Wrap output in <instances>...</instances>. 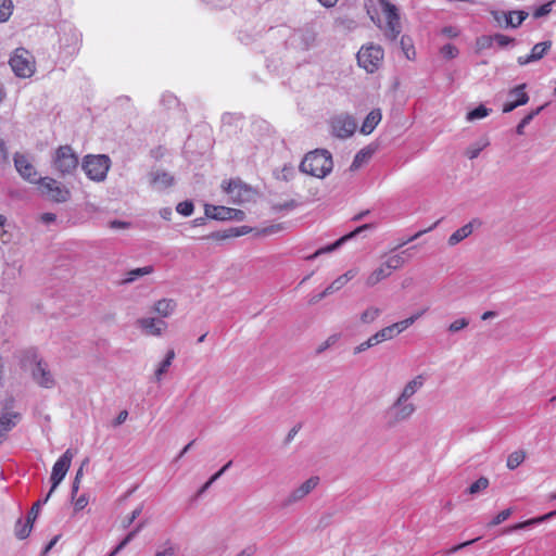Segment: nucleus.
<instances>
[{
    "mask_svg": "<svg viewBox=\"0 0 556 556\" xmlns=\"http://www.w3.org/2000/svg\"><path fill=\"white\" fill-rule=\"evenodd\" d=\"M491 14L496 22L501 23L502 20H504L505 27L511 28L519 27L529 15V13L523 10H516L509 12L492 11Z\"/></svg>",
    "mask_w": 556,
    "mask_h": 556,
    "instance_id": "obj_14",
    "label": "nucleus"
},
{
    "mask_svg": "<svg viewBox=\"0 0 556 556\" xmlns=\"http://www.w3.org/2000/svg\"><path fill=\"white\" fill-rule=\"evenodd\" d=\"M513 510L510 508H507V509H504L502 510L501 513H498L493 519L492 521L490 522L489 526L491 527H494V526H497L500 523H502L503 521H505L506 519L509 518V516L511 515Z\"/></svg>",
    "mask_w": 556,
    "mask_h": 556,
    "instance_id": "obj_53",
    "label": "nucleus"
},
{
    "mask_svg": "<svg viewBox=\"0 0 556 556\" xmlns=\"http://www.w3.org/2000/svg\"><path fill=\"white\" fill-rule=\"evenodd\" d=\"M543 106H540L535 111H532L531 113L527 114L517 125L516 132L518 135H522L525 127L530 124V122L534 118L535 115H538L541 112Z\"/></svg>",
    "mask_w": 556,
    "mask_h": 556,
    "instance_id": "obj_45",
    "label": "nucleus"
},
{
    "mask_svg": "<svg viewBox=\"0 0 556 556\" xmlns=\"http://www.w3.org/2000/svg\"><path fill=\"white\" fill-rule=\"evenodd\" d=\"M379 4L387 22L384 36L389 40L395 41L402 31L399 10L394 4L390 3L388 0H379Z\"/></svg>",
    "mask_w": 556,
    "mask_h": 556,
    "instance_id": "obj_8",
    "label": "nucleus"
},
{
    "mask_svg": "<svg viewBox=\"0 0 556 556\" xmlns=\"http://www.w3.org/2000/svg\"><path fill=\"white\" fill-rule=\"evenodd\" d=\"M302 41L305 48H308L315 41V34L312 31L302 33Z\"/></svg>",
    "mask_w": 556,
    "mask_h": 556,
    "instance_id": "obj_60",
    "label": "nucleus"
},
{
    "mask_svg": "<svg viewBox=\"0 0 556 556\" xmlns=\"http://www.w3.org/2000/svg\"><path fill=\"white\" fill-rule=\"evenodd\" d=\"M425 381L426 378L424 375H417L404 386L397 397L410 401V399L424 387Z\"/></svg>",
    "mask_w": 556,
    "mask_h": 556,
    "instance_id": "obj_22",
    "label": "nucleus"
},
{
    "mask_svg": "<svg viewBox=\"0 0 556 556\" xmlns=\"http://www.w3.org/2000/svg\"><path fill=\"white\" fill-rule=\"evenodd\" d=\"M493 40L502 48L507 47L508 45L513 43L515 41L514 38L508 37L504 34H495L492 36Z\"/></svg>",
    "mask_w": 556,
    "mask_h": 556,
    "instance_id": "obj_54",
    "label": "nucleus"
},
{
    "mask_svg": "<svg viewBox=\"0 0 556 556\" xmlns=\"http://www.w3.org/2000/svg\"><path fill=\"white\" fill-rule=\"evenodd\" d=\"M194 205L191 201H182L177 204L176 211L182 216H190L193 213Z\"/></svg>",
    "mask_w": 556,
    "mask_h": 556,
    "instance_id": "obj_50",
    "label": "nucleus"
},
{
    "mask_svg": "<svg viewBox=\"0 0 556 556\" xmlns=\"http://www.w3.org/2000/svg\"><path fill=\"white\" fill-rule=\"evenodd\" d=\"M10 66L14 74L21 78H28L35 73V65L30 54L24 49H17L10 59Z\"/></svg>",
    "mask_w": 556,
    "mask_h": 556,
    "instance_id": "obj_9",
    "label": "nucleus"
},
{
    "mask_svg": "<svg viewBox=\"0 0 556 556\" xmlns=\"http://www.w3.org/2000/svg\"><path fill=\"white\" fill-rule=\"evenodd\" d=\"M469 325V320L467 318H458L450 324L448 331L450 332H458L466 328Z\"/></svg>",
    "mask_w": 556,
    "mask_h": 556,
    "instance_id": "obj_52",
    "label": "nucleus"
},
{
    "mask_svg": "<svg viewBox=\"0 0 556 556\" xmlns=\"http://www.w3.org/2000/svg\"><path fill=\"white\" fill-rule=\"evenodd\" d=\"M370 227H371V225H368V224L363 225V226L356 228L354 231L350 232L349 235H345V236L341 237L336 242H333L331 244H328V245H326L324 248L318 249L315 253H313L312 255L307 256L306 258L309 260V261H313V260H315L316 257H318L321 254L332 252V251L337 250L338 248H340L349 239L355 237L357 233H359L363 230L368 229Z\"/></svg>",
    "mask_w": 556,
    "mask_h": 556,
    "instance_id": "obj_18",
    "label": "nucleus"
},
{
    "mask_svg": "<svg viewBox=\"0 0 556 556\" xmlns=\"http://www.w3.org/2000/svg\"><path fill=\"white\" fill-rule=\"evenodd\" d=\"M151 184L155 190L162 191L174 184V177L169 173L156 170L151 174Z\"/></svg>",
    "mask_w": 556,
    "mask_h": 556,
    "instance_id": "obj_24",
    "label": "nucleus"
},
{
    "mask_svg": "<svg viewBox=\"0 0 556 556\" xmlns=\"http://www.w3.org/2000/svg\"><path fill=\"white\" fill-rule=\"evenodd\" d=\"M375 148H372L371 146H367L363 149H361L354 156L353 161H352V164L350 166V169L352 172H355L357 169H359L364 164H366L370 159L371 156L374 155L375 153Z\"/></svg>",
    "mask_w": 556,
    "mask_h": 556,
    "instance_id": "obj_26",
    "label": "nucleus"
},
{
    "mask_svg": "<svg viewBox=\"0 0 556 556\" xmlns=\"http://www.w3.org/2000/svg\"><path fill=\"white\" fill-rule=\"evenodd\" d=\"M74 455H75L74 451L71 448H67L59 457V459L54 463V465L52 467V472H51L52 485L49 491L50 493L54 492V490L58 488V485L62 482V480L66 476V473L71 467V463H72Z\"/></svg>",
    "mask_w": 556,
    "mask_h": 556,
    "instance_id": "obj_12",
    "label": "nucleus"
},
{
    "mask_svg": "<svg viewBox=\"0 0 556 556\" xmlns=\"http://www.w3.org/2000/svg\"><path fill=\"white\" fill-rule=\"evenodd\" d=\"M383 49L377 45L364 46L357 53V62L367 73H375L383 60Z\"/></svg>",
    "mask_w": 556,
    "mask_h": 556,
    "instance_id": "obj_6",
    "label": "nucleus"
},
{
    "mask_svg": "<svg viewBox=\"0 0 556 556\" xmlns=\"http://www.w3.org/2000/svg\"><path fill=\"white\" fill-rule=\"evenodd\" d=\"M480 224L481 223L478 219H473V220L465 224L457 230H455L448 237V240H447L448 245L454 247V245L458 244L459 242H462L463 240H465L466 238H468L473 232L475 225L479 226Z\"/></svg>",
    "mask_w": 556,
    "mask_h": 556,
    "instance_id": "obj_21",
    "label": "nucleus"
},
{
    "mask_svg": "<svg viewBox=\"0 0 556 556\" xmlns=\"http://www.w3.org/2000/svg\"><path fill=\"white\" fill-rule=\"evenodd\" d=\"M283 229V226L281 224L271 225L269 227H266L262 230L263 235H274Z\"/></svg>",
    "mask_w": 556,
    "mask_h": 556,
    "instance_id": "obj_62",
    "label": "nucleus"
},
{
    "mask_svg": "<svg viewBox=\"0 0 556 556\" xmlns=\"http://www.w3.org/2000/svg\"><path fill=\"white\" fill-rule=\"evenodd\" d=\"M222 187L231 201L237 204L250 201L253 195V190L240 179H230L228 182H224Z\"/></svg>",
    "mask_w": 556,
    "mask_h": 556,
    "instance_id": "obj_11",
    "label": "nucleus"
},
{
    "mask_svg": "<svg viewBox=\"0 0 556 556\" xmlns=\"http://www.w3.org/2000/svg\"><path fill=\"white\" fill-rule=\"evenodd\" d=\"M525 88H526V84H521L509 91V94H508L509 98H513L514 96H518V99L507 101L503 106L504 113H509V112L514 111L516 108H518L520 105H525L529 101V97H528L527 92L525 91Z\"/></svg>",
    "mask_w": 556,
    "mask_h": 556,
    "instance_id": "obj_20",
    "label": "nucleus"
},
{
    "mask_svg": "<svg viewBox=\"0 0 556 556\" xmlns=\"http://www.w3.org/2000/svg\"><path fill=\"white\" fill-rule=\"evenodd\" d=\"M442 35L448 37V38H454V37H457L458 36V30L453 27V26H445L442 28L441 30Z\"/></svg>",
    "mask_w": 556,
    "mask_h": 556,
    "instance_id": "obj_64",
    "label": "nucleus"
},
{
    "mask_svg": "<svg viewBox=\"0 0 556 556\" xmlns=\"http://www.w3.org/2000/svg\"><path fill=\"white\" fill-rule=\"evenodd\" d=\"M414 324V318H406L401 321H397L393 324L394 329L396 330L397 334L406 330L408 327H410Z\"/></svg>",
    "mask_w": 556,
    "mask_h": 556,
    "instance_id": "obj_56",
    "label": "nucleus"
},
{
    "mask_svg": "<svg viewBox=\"0 0 556 556\" xmlns=\"http://www.w3.org/2000/svg\"><path fill=\"white\" fill-rule=\"evenodd\" d=\"M174 358H175V351L170 349L166 352L164 359L159 364L157 368L155 369L154 378L157 382H160L162 380L163 376L167 372Z\"/></svg>",
    "mask_w": 556,
    "mask_h": 556,
    "instance_id": "obj_30",
    "label": "nucleus"
},
{
    "mask_svg": "<svg viewBox=\"0 0 556 556\" xmlns=\"http://www.w3.org/2000/svg\"><path fill=\"white\" fill-rule=\"evenodd\" d=\"M526 459V453L521 450L515 451L507 457L506 466L508 469L514 470L519 467Z\"/></svg>",
    "mask_w": 556,
    "mask_h": 556,
    "instance_id": "obj_33",
    "label": "nucleus"
},
{
    "mask_svg": "<svg viewBox=\"0 0 556 556\" xmlns=\"http://www.w3.org/2000/svg\"><path fill=\"white\" fill-rule=\"evenodd\" d=\"M379 343H380V342H379V340H378V339H376V333H375V334H372L371 337H369L366 341H364V342H362L361 344L356 345V346L354 348L353 353H354L355 355L361 354V353H363L364 351H366V350H368V349H370V348H372V346H375V345H377V344H379Z\"/></svg>",
    "mask_w": 556,
    "mask_h": 556,
    "instance_id": "obj_43",
    "label": "nucleus"
},
{
    "mask_svg": "<svg viewBox=\"0 0 556 556\" xmlns=\"http://www.w3.org/2000/svg\"><path fill=\"white\" fill-rule=\"evenodd\" d=\"M33 521L28 519L26 521L18 520L15 526V534L20 540H24L29 535Z\"/></svg>",
    "mask_w": 556,
    "mask_h": 556,
    "instance_id": "obj_34",
    "label": "nucleus"
},
{
    "mask_svg": "<svg viewBox=\"0 0 556 556\" xmlns=\"http://www.w3.org/2000/svg\"><path fill=\"white\" fill-rule=\"evenodd\" d=\"M177 303L173 299H162L155 302L154 311L162 317L170 316L176 309Z\"/></svg>",
    "mask_w": 556,
    "mask_h": 556,
    "instance_id": "obj_28",
    "label": "nucleus"
},
{
    "mask_svg": "<svg viewBox=\"0 0 556 556\" xmlns=\"http://www.w3.org/2000/svg\"><path fill=\"white\" fill-rule=\"evenodd\" d=\"M381 118L382 114L379 109L370 111L362 124L361 132L364 135L371 134L374 129L377 127V125L380 123Z\"/></svg>",
    "mask_w": 556,
    "mask_h": 556,
    "instance_id": "obj_25",
    "label": "nucleus"
},
{
    "mask_svg": "<svg viewBox=\"0 0 556 556\" xmlns=\"http://www.w3.org/2000/svg\"><path fill=\"white\" fill-rule=\"evenodd\" d=\"M21 414L14 410L4 408L0 413V444H2L8 433L20 422Z\"/></svg>",
    "mask_w": 556,
    "mask_h": 556,
    "instance_id": "obj_15",
    "label": "nucleus"
},
{
    "mask_svg": "<svg viewBox=\"0 0 556 556\" xmlns=\"http://www.w3.org/2000/svg\"><path fill=\"white\" fill-rule=\"evenodd\" d=\"M489 144V142L486 140H483V141H480V142H476L471 146H469L465 152L466 156L469 159V160H473L476 157H478V155L480 154V152Z\"/></svg>",
    "mask_w": 556,
    "mask_h": 556,
    "instance_id": "obj_40",
    "label": "nucleus"
},
{
    "mask_svg": "<svg viewBox=\"0 0 556 556\" xmlns=\"http://www.w3.org/2000/svg\"><path fill=\"white\" fill-rule=\"evenodd\" d=\"M493 37L492 36H482L478 38L477 43L481 49L490 48L493 43Z\"/></svg>",
    "mask_w": 556,
    "mask_h": 556,
    "instance_id": "obj_59",
    "label": "nucleus"
},
{
    "mask_svg": "<svg viewBox=\"0 0 556 556\" xmlns=\"http://www.w3.org/2000/svg\"><path fill=\"white\" fill-rule=\"evenodd\" d=\"M52 167L61 176L73 175L79 165L78 155L68 144L60 146L52 154Z\"/></svg>",
    "mask_w": 556,
    "mask_h": 556,
    "instance_id": "obj_2",
    "label": "nucleus"
},
{
    "mask_svg": "<svg viewBox=\"0 0 556 556\" xmlns=\"http://www.w3.org/2000/svg\"><path fill=\"white\" fill-rule=\"evenodd\" d=\"M551 47H552V41H549V40L539 42V43L533 46V48L531 49V53L530 54L518 56L517 58V63L520 66H523V65H527L529 63L540 61L548 52Z\"/></svg>",
    "mask_w": 556,
    "mask_h": 556,
    "instance_id": "obj_16",
    "label": "nucleus"
},
{
    "mask_svg": "<svg viewBox=\"0 0 556 556\" xmlns=\"http://www.w3.org/2000/svg\"><path fill=\"white\" fill-rule=\"evenodd\" d=\"M390 276H391V274L389 273V269L384 268L383 264H380L379 267L374 269L367 276L365 283H366L367 287H374V286H376L377 283H379L380 281L387 279Z\"/></svg>",
    "mask_w": 556,
    "mask_h": 556,
    "instance_id": "obj_29",
    "label": "nucleus"
},
{
    "mask_svg": "<svg viewBox=\"0 0 556 556\" xmlns=\"http://www.w3.org/2000/svg\"><path fill=\"white\" fill-rule=\"evenodd\" d=\"M34 379L45 388H51L53 386V378L51 372L47 368V364L38 362L33 370Z\"/></svg>",
    "mask_w": 556,
    "mask_h": 556,
    "instance_id": "obj_23",
    "label": "nucleus"
},
{
    "mask_svg": "<svg viewBox=\"0 0 556 556\" xmlns=\"http://www.w3.org/2000/svg\"><path fill=\"white\" fill-rule=\"evenodd\" d=\"M381 314L380 308L370 306L361 314V321L363 324H370L375 321Z\"/></svg>",
    "mask_w": 556,
    "mask_h": 556,
    "instance_id": "obj_37",
    "label": "nucleus"
},
{
    "mask_svg": "<svg viewBox=\"0 0 556 556\" xmlns=\"http://www.w3.org/2000/svg\"><path fill=\"white\" fill-rule=\"evenodd\" d=\"M320 479L318 476H312L298 488L293 489L288 496L283 500L282 506H292L304 500L311 492H313L319 484Z\"/></svg>",
    "mask_w": 556,
    "mask_h": 556,
    "instance_id": "obj_13",
    "label": "nucleus"
},
{
    "mask_svg": "<svg viewBox=\"0 0 556 556\" xmlns=\"http://www.w3.org/2000/svg\"><path fill=\"white\" fill-rule=\"evenodd\" d=\"M14 167L18 175L29 184H38L40 178L33 165L31 159L24 153L15 152L13 155Z\"/></svg>",
    "mask_w": 556,
    "mask_h": 556,
    "instance_id": "obj_10",
    "label": "nucleus"
},
{
    "mask_svg": "<svg viewBox=\"0 0 556 556\" xmlns=\"http://www.w3.org/2000/svg\"><path fill=\"white\" fill-rule=\"evenodd\" d=\"M154 271V267L152 265L135 268L127 271L126 277L122 280L123 285H128L137 280L139 277L150 275Z\"/></svg>",
    "mask_w": 556,
    "mask_h": 556,
    "instance_id": "obj_31",
    "label": "nucleus"
},
{
    "mask_svg": "<svg viewBox=\"0 0 556 556\" xmlns=\"http://www.w3.org/2000/svg\"><path fill=\"white\" fill-rule=\"evenodd\" d=\"M111 166V160L108 155H86L81 162V168L87 177L93 181H103L106 178Z\"/></svg>",
    "mask_w": 556,
    "mask_h": 556,
    "instance_id": "obj_4",
    "label": "nucleus"
},
{
    "mask_svg": "<svg viewBox=\"0 0 556 556\" xmlns=\"http://www.w3.org/2000/svg\"><path fill=\"white\" fill-rule=\"evenodd\" d=\"M137 535V531H130L117 545V549H123L129 542H131Z\"/></svg>",
    "mask_w": 556,
    "mask_h": 556,
    "instance_id": "obj_63",
    "label": "nucleus"
},
{
    "mask_svg": "<svg viewBox=\"0 0 556 556\" xmlns=\"http://www.w3.org/2000/svg\"><path fill=\"white\" fill-rule=\"evenodd\" d=\"M88 463H89V459L86 458L75 475V478H74V481L72 484V497L73 498L79 490L80 479H81L83 472H84V466H86Z\"/></svg>",
    "mask_w": 556,
    "mask_h": 556,
    "instance_id": "obj_48",
    "label": "nucleus"
},
{
    "mask_svg": "<svg viewBox=\"0 0 556 556\" xmlns=\"http://www.w3.org/2000/svg\"><path fill=\"white\" fill-rule=\"evenodd\" d=\"M552 7H553V2H547V3L542 4L541 7H539L538 9L534 10L533 17L540 18V17L547 15L552 11Z\"/></svg>",
    "mask_w": 556,
    "mask_h": 556,
    "instance_id": "obj_55",
    "label": "nucleus"
},
{
    "mask_svg": "<svg viewBox=\"0 0 556 556\" xmlns=\"http://www.w3.org/2000/svg\"><path fill=\"white\" fill-rule=\"evenodd\" d=\"M37 185L40 193L53 202L64 203L71 198V191L54 178L42 177Z\"/></svg>",
    "mask_w": 556,
    "mask_h": 556,
    "instance_id": "obj_7",
    "label": "nucleus"
},
{
    "mask_svg": "<svg viewBox=\"0 0 556 556\" xmlns=\"http://www.w3.org/2000/svg\"><path fill=\"white\" fill-rule=\"evenodd\" d=\"M142 509H143V505L140 504L136 509H134L131 511V514L127 517H125L122 521V526L124 529H127L128 527H130V525L140 516V514L142 513Z\"/></svg>",
    "mask_w": 556,
    "mask_h": 556,
    "instance_id": "obj_51",
    "label": "nucleus"
},
{
    "mask_svg": "<svg viewBox=\"0 0 556 556\" xmlns=\"http://www.w3.org/2000/svg\"><path fill=\"white\" fill-rule=\"evenodd\" d=\"M489 486V480L485 477L479 478L477 481H475L469 488L468 493L470 494H477L480 491L485 490Z\"/></svg>",
    "mask_w": 556,
    "mask_h": 556,
    "instance_id": "obj_46",
    "label": "nucleus"
},
{
    "mask_svg": "<svg viewBox=\"0 0 556 556\" xmlns=\"http://www.w3.org/2000/svg\"><path fill=\"white\" fill-rule=\"evenodd\" d=\"M52 493L48 492V494L46 495L45 498L42 500H38L30 508V511L28 513L27 515V519L33 521L37 518L38 514H39V510L41 508L42 505H45L48 500L50 498Z\"/></svg>",
    "mask_w": 556,
    "mask_h": 556,
    "instance_id": "obj_44",
    "label": "nucleus"
},
{
    "mask_svg": "<svg viewBox=\"0 0 556 556\" xmlns=\"http://www.w3.org/2000/svg\"><path fill=\"white\" fill-rule=\"evenodd\" d=\"M490 111L488 108H485L484 105H479L477 106L476 109L469 111L467 113V121L469 122H473L476 119H481V118H484L486 117L489 114H490Z\"/></svg>",
    "mask_w": 556,
    "mask_h": 556,
    "instance_id": "obj_39",
    "label": "nucleus"
},
{
    "mask_svg": "<svg viewBox=\"0 0 556 556\" xmlns=\"http://www.w3.org/2000/svg\"><path fill=\"white\" fill-rule=\"evenodd\" d=\"M340 339V334H331L329 336L323 343H320L317 349H316V353L317 354H321L324 353L326 350H328L329 348H331L332 345H334Z\"/></svg>",
    "mask_w": 556,
    "mask_h": 556,
    "instance_id": "obj_47",
    "label": "nucleus"
},
{
    "mask_svg": "<svg viewBox=\"0 0 556 556\" xmlns=\"http://www.w3.org/2000/svg\"><path fill=\"white\" fill-rule=\"evenodd\" d=\"M396 334H397V332L394 329V326L391 325V326L384 327L381 330L377 331L376 332V339H378L379 342L381 343L383 341L391 340Z\"/></svg>",
    "mask_w": 556,
    "mask_h": 556,
    "instance_id": "obj_42",
    "label": "nucleus"
},
{
    "mask_svg": "<svg viewBox=\"0 0 556 556\" xmlns=\"http://www.w3.org/2000/svg\"><path fill=\"white\" fill-rule=\"evenodd\" d=\"M230 207L226 206H216V205H205V216L212 219L217 220H230L231 215Z\"/></svg>",
    "mask_w": 556,
    "mask_h": 556,
    "instance_id": "obj_27",
    "label": "nucleus"
},
{
    "mask_svg": "<svg viewBox=\"0 0 556 556\" xmlns=\"http://www.w3.org/2000/svg\"><path fill=\"white\" fill-rule=\"evenodd\" d=\"M333 168L332 155L328 150L316 149L308 152L300 164V170L316 178H324Z\"/></svg>",
    "mask_w": 556,
    "mask_h": 556,
    "instance_id": "obj_1",
    "label": "nucleus"
},
{
    "mask_svg": "<svg viewBox=\"0 0 556 556\" xmlns=\"http://www.w3.org/2000/svg\"><path fill=\"white\" fill-rule=\"evenodd\" d=\"M404 263L405 258L402 256V254H396L388 257L387 261L382 264L384 265V268L389 269V273L392 274L393 270L401 268Z\"/></svg>",
    "mask_w": 556,
    "mask_h": 556,
    "instance_id": "obj_35",
    "label": "nucleus"
},
{
    "mask_svg": "<svg viewBox=\"0 0 556 556\" xmlns=\"http://www.w3.org/2000/svg\"><path fill=\"white\" fill-rule=\"evenodd\" d=\"M416 405L410 401L396 397L383 415L386 425L393 428L396 425L408 420L416 412Z\"/></svg>",
    "mask_w": 556,
    "mask_h": 556,
    "instance_id": "obj_3",
    "label": "nucleus"
},
{
    "mask_svg": "<svg viewBox=\"0 0 556 556\" xmlns=\"http://www.w3.org/2000/svg\"><path fill=\"white\" fill-rule=\"evenodd\" d=\"M89 498L86 494H81L75 500L74 508L75 510L79 511L84 509L88 505Z\"/></svg>",
    "mask_w": 556,
    "mask_h": 556,
    "instance_id": "obj_57",
    "label": "nucleus"
},
{
    "mask_svg": "<svg viewBox=\"0 0 556 556\" xmlns=\"http://www.w3.org/2000/svg\"><path fill=\"white\" fill-rule=\"evenodd\" d=\"M295 175V168L291 164H286L276 174L277 179L283 181H290L293 179Z\"/></svg>",
    "mask_w": 556,
    "mask_h": 556,
    "instance_id": "obj_41",
    "label": "nucleus"
},
{
    "mask_svg": "<svg viewBox=\"0 0 556 556\" xmlns=\"http://www.w3.org/2000/svg\"><path fill=\"white\" fill-rule=\"evenodd\" d=\"M356 275V271L353 269L348 270L343 275L339 276L334 279L320 294L313 299V302L320 301L327 295L332 294L336 291L342 289L351 279H353Z\"/></svg>",
    "mask_w": 556,
    "mask_h": 556,
    "instance_id": "obj_17",
    "label": "nucleus"
},
{
    "mask_svg": "<svg viewBox=\"0 0 556 556\" xmlns=\"http://www.w3.org/2000/svg\"><path fill=\"white\" fill-rule=\"evenodd\" d=\"M256 549L257 547L255 544H250L240 551L236 556H254Z\"/></svg>",
    "mask_w": 556,
    "mask_h": 556,
    "instance_id": "obj_61",
    "label": "nucleus"
},
{
    "mask_svg": "<svg viewBox=\"0 0 556 556\" xmlns=\"http://www.w3.org/2000/svg\"><path fill=\"white\" fill-rule=\"evenodd\" d=\"M109 226L112 229H128V228H130L131 224L129 222L115 219V220H111L109 223Z\"/></svg>",
    "mask_w": 556,
    "mask_h": 556,
    "instance_id": "obj_58",
    "label": "nucleus"
},
{
    "mask_svg": "<svg viewBox=\"0 0 556 556\" xmlns=\"http://www.w3.org/2000/svg\"><path fill=\"white\" fill-rule=\"evenodd\" d=\"M12 0H0V23L7 22L13 13Z\"/></svg>",
    "mask_w": 556,
    "mask_h": 556,
    "instance_id": "obj_38",
    "label": "nucleus"
},
{
    "mask_svg": "<svg viewBox=\"0 0 556 556\" xmlns=\"http://www.w3.org/2000/svg\"><path fill=\"white\" fill-rule=\"evenodd\" d=\"M138 326L146 334L159 337L166 329L167 324L161 319L144 317L138 319Z\"/></svg>",
    "mask_w": 556,
    "mask_h": 556,
    "instance_id": "obj_19",
    "label": "nucleus"
},
{
    "mask_svg": "<svg viewBox=\"0 0 556 556\" xmlns=\"http://www.w3.org/2000/svg\"><path fill=\"white\" fill-rule=\"evenodd\" d=\"M251 231V228L248 226H241L231 228L228 232H213L210 237L213 239L222 240L230 237H240L247 235Z\"/></svg>",
    "mask_w": 556,
    "mask_h": 556,
    "instance_id": "obj_32",
    "label": "nucleus"
},
{
    "mask_svg": "<svg viewBox=\"0 0 556 556\" xmlns=\"http://www.w3.org/2000/svg\"><path fill=\"white\" fill-rule=\"evenodd\" d=\"M440 53L443 58L452 60L458 55L459 51L454 45L447 43L440 49Z\"/></svg>",
    "mask_w": 556,
    "mask_h": 556,
    "instance_id": "obj_49",
    "label": "nucleus"
},
{
    "mask_svg": "<svg viewBox=\"0 0 556 556\" xmlns=\"http://www.w3.org/2000/svg\"><path fill=\"white\" fill-rule=\"evenodd\" d=\"M331 136L345 140L354 135L357 128L356 119L348 113H339L329 119Z\"/></svg>",
    "mask_w": 556,
    "mask_h": 556,
    "instance_id": "obj_5",
    "label": "nucleus"
},
{
    "mask_svg": "<svg viewBox=\"0 0 556 556\" xmlns=\"http://www.w3.org/2000/svg\"><path fill=\"white\" fill-rule=\"evenodd\" d=\"M554 515H556V511L548 513V514H546V515H544V516H542L540 518H534V519H530V520H527V521H523V522L516 523L515 526L510 527L507 530V532L525 529V528L529 527L530 525H534V523H539V522H542L544 520H547V519H549Z\"/></svg>",
    "mask_w": 556,
    "mask_h": 556,
    "instance_id": "obj_36",
    "label": "nucleus"
}]
</instances>
